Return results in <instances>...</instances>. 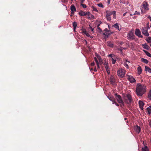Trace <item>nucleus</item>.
I'll return each instance as SVG.
<instances>
[{
    "label": "nucleus",
    "mask_w": 151,
    "mask_h": 151,
    "mask_svg": "<svg viewBox=\"0 0 151 151\" xmlns=\"http://www.w3.org/2000/svg\"><path fill=\"white\" fill-rule=\"evenodd\" d=\"M104 66H105V68H107V67H109L108 66V63L106 62L104 63Z\"/></svg>",
    "instance_id": "obj_35"
},
{
    "label": "nucleus",
    "mask_w": 151,
    "mask_h": 151,
    "mask_svg": "<svg viewBox=\"0 0 151 151\" xmlns=\"http://www.w3.org/2000/svg\"><path fill=\"white\" fill-rule=\"evenodd\" d=\"M126 49V48H123V49L125 50V49Z\"/></svg>",
    "instance_id": "obj_61"
},
{
    "label": "nucleus",
    "mask_w": 151,
    "mask_h": 151,
    "mask_svg": "<svg viewBox=\"0 0 151 151\" xmlns=\"http://www.w3.org/2000/svg\"><path fill=\"white\" fill-rule=\"evenodd\" d=\"M98 58L99 60V61H100V62L101 60H102L101 58L99 55H98Z\"/></svg>",
    "instance_id": "obj_45"
},
{
    "label": "nucleus",
    "mask_w": 151,
    "mask_h": 151,
    "mask_svg": "<svg viewBox=\"0 0 151 151\" xmlns=\"http://www.w3.org/2000/svg\"><path fill=\"white\" fill-rule=\"evenodd\" d=\"M109 80L111 84L114 85L115 81L114 77L113 76H111L109 78Z\"/></svg>",
    "instance_id": "obj_7"
},
{
    "label": "nucleus",
    "mask_w": 151,
    "mask_h": 151,
    "mask_svg": "<svg viewBox=\"0 0 151 151\" xmlns=\"http://www.w3.org/2000/svg\"><path fill=\"white\" fill-rule=\"evenodd\" d=\"M97 5L99 7H101L102 8H104V6L102 3H100L97 4Z\"/></svg>",
    "instance_id": "obj_31"
},
{
    "label": "nucleus",
    "mask_w": 151,
    "mask_h": 151,
    "mask_svg": "<svg viewBox=\"0 0 151 151\" xmlns=\"http://www.w3.org/2000/svg\"><path fill=\"white\" fill-rule=\"evenodd\" d=\"M108 98L110 101H112L113 102L114 101L115 99L113 96L109 95L108 96Z\"/></svg>",
    "instance_id": "obj_21"
},
{
    "label": "nucleus",
    "mask_w": 151,
    "mask_h": 151,
    "mask_svg": "<svg viewBox=\"0 0 151 151\" xmlns=\"http://www.w3.org/2000/svg\"><path fill=\"white\" fill-rule=\"evenodd\" d=\"M82 32L84 33L85 34L87 32L86 31V29H82Z\"/></svg>",
    "instance_id": "obj_42"
},
{
    "label": "nucleus",
    "mask_w": 151,
    "mask_h": 151,
    "mask_svg": "<svg viewBox=\"0 0 151 151\" xmlns=\"http://www.w3.org/2000/svg\"><path fill=\"white\" fill-rule=\"evenodd\" d=\"M114 103H115V105L117 106H119V104H118L116 102H115V101H114L113 102V104Z\"/></svg>",
    "instance_id": "obj_48"
},
{
    "label": "nucleus",
    "mask_w": 151,
    "mask_h": 151,
    "mask_svg": "<svg viewBox=\"0 0 151 151\" xmlns=\"http://www.w3.org/2000/svg\"><path fill=\"white\" fill-rule=\"evenodd\" d=\"M119 24L116 23V24H115L114 25L112 26L113 27H114L116 29L119 30L120 31L121 30V29L119 28Z\"/></svg>",
    "instance_id": "obj_16"
},
{
    "label": "nucleus",
    "mask_w": 151,
    "mask_h": 151,
    "mask_svg": "<svg viewBox=\"0 0 151 151\" xmlns=\"http://www.w3.org/2000/svg\"><path fill=\"white\" fill-rule=\"evenodd\" d=\"M100 24H99L97 26V28H98V29L99 31H100V32H102V29H101L99 27V26H100Z\"/></svg>",
    "instance_id": "obj_36"
},
{
    "label": "nucleus",
    "mask_w": 151,
    "mask_h": 151,
    "mask_svg": "<svg viewBox=\"0 0 151 151\" xmlns=\"http://www.w3.org/2000/svg\"><path fill=\"white\" fill-rule=\"evenodd\" d=\"M104 31H105V32H107L108 31H110L108 30V29L107 28H106L104 29Z\"/></svg>",
    "instance_id": "obj_50"
},
{
    "label": "nucleus",
    "mask_w": 151,
    "mask_h": 151,
    "mask_svg": "<svg viewBox=\"0 0 151 151\" xmlns=\"http://www.w3.org/2000/svg\"><path fill=\"white\" fill-rule=\"evenodd\" d=\"M112 32H111V31H108L107 32H105L103 33V35L105 36L106 37H107L109 36L110 35Z\"/></svg>",
    "instance_id": "obj_18"
},
{
    "label": "nucleus",
    "mask_w": 151,
    "mask_h": 151,
    "mask_svg": "<svg viewBox=\"0 0 151 151\" xmlns=\"http://www.w3.org/2000/svg\"><path fill=\"white\" fill-rule=\"evenodd\" d=\"M147 42L148 43H150L151 42V37H148L147 39H146Z\"/></svg>",
    "instance_id": "obj_29"
},
{
    "label": "nucleus",
    "mask_w": 151,
    "mask_h": 151,
    "mask_svg": "<svg viewBox=\"0 0 151 151\" xmlns=\"http://www.w3.org/2000/svg\"><path fill=\"white\" fill-rule=\"evenodd\" d=\"M115 56V55L114 54H110L108 55V57H110L112 58L113 57H114Z\"/></svg>",
    "instance_id": "obj_37"
},
{
    "label": "nucleus",
    "mask_w": 151,
    "mask_h": 151,
    "mask_svg": "<svg viewBox=\"0 0 151 151\" xmlns=\"http://www.w3.org/2000/svg\"><path fill=\"white\" fill-rule=\"evenodd\" d=\"M81 6H82L84 8H86L87 7L86 5V4H81Z\"/></svg>",
    "instance_id": "obj_38"
},
{
    "label": "nucleus",
    "mask_w": 151,
    "mask_h": 151,
    "mask_svg": "<svg viewBox=\"0 0 151 151\" xmlns=\"http://www.w3.org/2000/svg\"><path fill=\"white\" fill-rule=\"evenodd\" d=\"M106 19L107 20H108L109 21H110L111 20V17L110 16H108L107 15H106Z\"/></svg>",
    "instance_id": "obj_30"
},
{
    "label": "nucleus",
    "mask_w": 151,
    "mask_h": 151,
    "mask_svg": "<svg viewBox=\"0 0 151 151\" xmlns=\"http://www.w3.org/2000/svg\"><path fill=\"white\" fill-rule=\"evenodd\" d=\"M88 18H89L91 19H95V17H94V16L91 14L90 15V17H89Z\"/></svg>",
    "instance_id": "obj_32"
},
{
    "label": "nucleus",
    "mask_w": 151,
    "mask_h": 151,
    "mask_svg": "<svg viewBox=\"0 0 151 151\" xmlns=\"http://www.w3.org/2000/svg\"><path fill=\"white\" fill-rule=\"evenodd\" d=\"M127 13V12H126L123 14V16H124Z\"/></svg>",
    "instance_id": "obj_58"
},
{
    "label": "nucleus",
    "mask_w": 151,
    "mask_h": 151,
    "mask_svg": "<svg viewBox=\"0 0 151 151\" xmlns=\"http://www.w3.org/2000/svg\"><path fill=\"white\" fill-rule=\"evenodd\" d=\"M93 70L94 72H96L97 71L96 68V67Z\"/></svg>",
    "instance_id": "obj_56"
},
{
    "label": "nucleus",
    "mask_w": 151,
    "mask_h": 151,
    "mask_svg": "<svg viewBox=\"0 0 151 151\" xmlns=\"http://www.w3.org/2000/svg\"><path fill=\"white\" fill-rule=\"evenodd\" d=\"M106 15L109 16H111V15L113 14V17L114 19L116 18V12L115 11H109L107 10L106 11Z\"/></svg>",
    "instance_id": "obj_5"
},
{
    "label": "nucleus",
    "mask_w": 151,
    "mask_h": 151,
    "mask_svg": "<svg viewBox=\"0 0 151 151\" xmlns=\"http://www.w3.org/2000/svg\"><path fill=\"white\" fill-rule=\"evenodd\" d=\"M142 46L143 48L147 50H148L150 48V47L146 43L142 44Z\"/></svg>",
    "instance_id": "obj_22"
},
{
    "label": "nucleus",
    "mask_w": 151,
    "mask_h": 151,
    "mask_svg": "<svg viewBox=\"0 0 151 151\" xmlns=\"http://www.w3.org/2000/svg\"><path fill=\"white\" fill-rule=\"evenodd\" d=\"M134 35L133 33L132 32H129L128 34V36L129 37V38L130 39H134Z\"/></svg>",
    "instance_id": "obj_10"
},
{
    "label": "nucleus",
    "mask_w": 151,
    "mask_h": 151,
    "mask_svg": "<svg viewBox=\"0 0 151 151\" xmlns=\"http://www.w3.org/2000/svg\"><path fill=\"white\" fill-rule=\"evenodd\" d=\"M98 55H99L97 54H96V56L97 57V58H98Z\"/></svg>",
    "instance_id": "obj_59"
},
{
    "label": "nucleus",
    "mask_w": 151,
    "mask_h": 151,
    "mask_svg": "<svg viewBox=\"0 0 151 151\" xmlns=\"http://www.w3.org/2000/svg\"><path fill=\"white\" fill-rule=\"evenodd\" d=\"M125 66L127 68H129V66L127 64V63H126L125 64Z\"/></svg>",
    "instance_id": "obj_49"
},
{
    "label": "nucleus",
    "mask_w": 151,
    "mask_h": 151,
    "mask_svg": "<svg viewBox=\"0 0 151 151\" xmlns=\"http://www.w3.org/2000/svg\"><path fill=\"white\" fill-rule=\"evenodd\" d=\"M135 34L139 37L142 38L143 36L141 35V32L139 29H136L135 32Z\"/></svg>",
    "instance_id": "obj_8"
},
{
    "label": "nucleus",
    "mask_w": 151,
    "mask_h": 151,
    "mask_svg": "<svg viewBox=\"0 0 151 151\" xmlns=\"http://www.w3.org/2000/svg\"><path fill=\"white\" fill-rule=\"evenodd\" d=\"M94 59L96 64H98V63H99L97 58H96V57L94 58Z\"/></svg>",
    "instance_id": "obj_41"
},
{
    "label": "nucleus",
    "mask_w": 151,
    "mask_h": 151,
    "mask_svg": "<svg viewBox=\"0 0 151 151\" xmlns=\"http://www.w3.org/2000/svg\"><path fill=\"white\" fill-rule=\"evenodd\" d=\"M140 14V13L139 12H137V11L135 12V13L133 15H139Z\"/></svg>",
    "instance_id": "obj_43"
},
{
    "label": "nucleus",
    "mask_w": 151,
    "mask_h": 151,
    "mask_svg": "<svg viewBox=\"0 0 151 151\" xmlns=\"http://www.w3.org/2000/svg\"><path fill=\"white\" fill-rule=\"evenodd\" d=\"M92 8H93V11H95L96 12H98V10H97V9L96 8V7H95L94 6H93V7H92Z\"/></svg>",
    "instance_id": "obj_39"
},
{
    "label": "nucleus",
    "mask_w": 151,
    "mask_h": 151,
    "mask_svg": "<svg viewBox=\"0 0 151 151\" xmlns=\"http://www.w3.org/2000/svg\"><path fill=\"white\" fill-rule=\"evenodd\" d=\"M143 6L142 7H143L145 10H149L148 7V4L147 2L144 1L143 3Z\"/></svg>",
    "instance_id": "obj_11"
},
{
    "label": "nucleus",
    "mask_w": 151,
    "mask_h": 151,
    "mask_svg": "<svg viewBox=\"0 0 151 151\" xmlns=\"http://www.w3.org/2000/svg\"><path fill=\"white\" fill-rule=\"evenodd\" d=\"M97 65V68H99V63H98V64H96Z\"/></svg>",
    "instance_id": "obj_55"
},
{
    "label": "nucleus",
    "mask_w": 151,
    "mask_h": 151,
    "mask_svg": "<svg viewBox=\"0 0 151 151\" xmlns=\"http://www.w3.org/2000/svg\"><path fill=\"white\" fill-rule=\"evenodd\" d=\"M145 68L146 71H147L148 72L151 73V69L150 68L147 66H145Z\"/></svg>",
    "instance_id": "obj_24"
},
{
    "label": "nucleus",
    "mask_w": 151,
    "mask_h": 151,
    "mask_svg": "<svg viewBox=\"0 0 151 151\" xmlns=\"http://www.w3.org/2000/svg\"><path fill=\"white\" fill-rule=\"evenodd\" d=\"M148 97L151 99V91H150L148 95Z\"/></svg>",
    "instance_id": "obj_40"
},
{
    "label": "nucleus",
    "mask_w": 151,
    "mask_h": 151,
    "mask_svg": "<svg viewBox=\"0 0 151 151\" xmlns=\"http://www.w3.org/2000/svg\"><path fill=\"white\" fill-rule=\"evenodd\" d=\"M99 1V0H96V1L97 2H98Z\"/></svg>",
    "instance_id": "obj_62"
},
{
    "label": "nucleus",
    "mask_w": 151,
    "mask_h": 151,
    "mask_svg": "<svg viewBox=\"0 0 151 151\" xmlns=\"http://www.w3.org/2000/svg\"><path fill=\"white\" fill-rule=\"evenodd\" d=\"M143 51L147 56L149 57H151V54L148 51L144 50H143Z\"/></svg>",
    "instance_id": "obj_26"
},
{
    "label": "nucleus",
    "mask_w": 151,
    "mask_h": 151,
    "mask_svg": "<svg viewBox=\"0 0 151 151\" xmlns=\"http://www.w3.org/2000/svg\"><path fill=\"white\" fill-rule=\"evenodd\" d=\"M79 14L81 16H86L85 12L82 10H80L79 12Z\"/></svg>",
    "instance_id": "obj_17"
},
{
    "label": "nucleus",
    "mask_w": 151,
    "mask_h": 151,
    "mask_svg": "<svg viewBox=\"0 0 151 151\" xmlns=\"http://www.w3.org/2000/svg\"><path fill=\"white\" fill-rule=\"evenodd\" d=\"M117 50L119 51L121 53H122V51L123 50V47H117L116 48Z\"/></svg>",
    "instance_id": "obj_27"
},
{
    "label": "nucleus",
    "mask_w": 151,
    "mask_h": 151,
    "mask_svg": "<svg viewBox=\"0 0 151 151\" xmlns=\"http://www.w3.org/2000/svg\"><path fill=\"white\" fill-rule=\"evenodd\" d=\"M147 17L151 21V17H150L149 15Z\"/></svg>",
    "instance_id": "obj_52"
},
{
    "label": "nucleus",
    "mask_w": 151,
    "mask_h": 151,
    "mask_svg": "<svg viewBox=\"0 0 151 151\" xmlns=\"http://www.w3.org/2000/svg\"><path fill=\"white\" fill-rule=\"evenodd\" d=\"M85 34L86 35V36L87 37H89L90 36L89 34L87 32H86Z\"/></svg>",
    "instance_id": "obj_53"
},
{
    "label": "nucleus",
    "mask_w": 151,
    "mask_h": 151,
    "mask_svg": "<svg viewBox=\"0 0 151 151\" xmlns=\"http://www.w3.org/2000/svg\"><path fill=\"white\" fill-rule=\"evenodd\" d=\"M107 45L111 47H114V45L113 42L111 41H108L107 42Z\"/></svg>",
    "instance_id": "obj_15"
},
{
    "label": "nucleus",
    "mask_w": 151,
    "mask_h": 151,
    "mask_svg": "<svg viewBox=\"0 0 151 151\" xmlns=\"http://www.w3.org/2000/svg\"><path fill=\"white\" fill-rule=\"evenodd\" d=\"M147 109V110L148 114H150L151 113V109L148 107Z\"/></svg>",
    "instance_id": "obj_33"
},
{
    "label": "nucleus",
    "mask_w": 151,
    "mask_h": 151,
    "mask_svg": "<svg viewBox=\"0 0 151 151\" xmlns=\"http://www.w3.org/2000/svg\"><path fill=\"white\" fill-rule=\"evenodd\" d=\"M142 72V69L141 66H139L137 68V73L139 75H140Z\"/></svg>",
    "instance_id": "obj_20"
},
{
    "label": "nucleus",
    "mask_w": 151,
    "mask_h": 151,
    "mask_svg": "<svg viewBox=\"0 0 151 151\" xmlns=\"http://www.w3.org/2000/svg\"><path fill=\"white\" fill-rule=\"evenodd\" d=\"M146 88L144 85L139 83L136 87V94L139 97H141L145 93Z\"/></svg>",
    "instance_id": "obj_1"
},
{
    "label": "nucleus",
    "mask_w": 151,
    "mask_h": 151,
    "mask_svg": "<svg viewBox=\"0 0 151 151\" xmlns=\"http://www.w3.org/2000/svg\"><path fill=\"white\" fill-rule=\"evenodd\" d=\"M142 33L145 36H147L149 35L148 32V29H147L146 28H144L142 29Z\"/></svg>",
    "instance_id": "obj_9"
},
{
    "label": "nucleus",
    "mask_w": 151,
    "mask_h": 151,
    "mask_svg": "<svg viewBox=\"0 0 151 151\" xmlns=\"http://www.w3.org/2000/svg\"><path fill=\"white\" fill-rule=\"evenodd\" d=\"M139 104L140 108L142 110H143V107L144 105V103L142 101H139Z\"/></svg>",
    "instance_id": "obj_13"
},
{
    "label": "nucleus",
    "mask_w": 151,
    "mask_h": 151,
    "mask_svg": "<svg viewBox=\"0 0 151 151\" xmlns=\"http://www.w3.org/2000/svg\"><path fill=\"white\" fill-rule=\"evenodd\" d=\"M85 0H80L81 4H83L84 3Z\"/></svg>",
    "instance_id": "obj_44"
},
{
    "label": "nucleus",
    "mask_w": 151,
    "mask_h": 151,
    "mask_svg": "<svg viewBox=\"0 0 151 151\" xmlns=\"http://www.w3.org/2000/svg\"><path fill=\"white\" fill-rule=\"evenodd\" d=\"M91 28V31H93V29L91 27H90Z\"/></svg>",
    "instance_id": "obj_60"
},
{
    "label": "nucleus",
    "mask_w": 151,
    "mask_h": 151,
    "mask_svg": "<svg viewBox=\"0 0 151 151\" xmlns=\"http://www.w3.org/2000/svg\"><path fill=\"white\" fill-rule=\"evenodd\" d=\"M91 66H93L95 65V63L94 62H92L91 63Z\"/></svg>",
    "instance_id": "obj_51"
},
{
    "label": "nucleus",
    "mask_w": 151,
    "mask_h": 151,
    "mask_svg": "<svg viewBox=\"0 0 151 151\" xmlns=\"http://www.w3.org/2000/svg\"><path fill=\"white\" fill-rule=\"evenodd\" d=\"M134 130L137 132L139 133L141 131V128L140 127L137 125L135 128Z\"/></svg>",
    "instance_id": "obj_14"
},
{
    "label": "nucleus",
    "mask_w": 151,
    "mask_h": 151,
    "mask_svg": "<svg viewBox=\"0 0 151 151\" xmlns=\"http://www.w3.org/2000/svg\"><path fill=\"white\" fill-rule=\"evenodd\" d=\"M143 143L144 145V146L142 147V151H149V149L148 147L146 145H145L144 144V142L143 141Z\"/></svg>",
    "instance_id": "obj_12"
},
{
    "label": "nucleus",
    "mask_w": 151,
    "mask_h": 151,
    "mask_svg": "<svg viewBox=\"0 0 151 151\" xmlns=\"http://www.w3.org/2000/svg\"><path fill=\"white\" fill-rule=\"evenodd\" d=\"M85 14H86V16L87 15H90V12H88L86 13H85Z\"/></svg>",
    "instance_id": "obj_47"
},
{
    "label": "nucleus",
    "mask_w": 151,
    "mask_h": 151,
    "mask_svg": "<svg viewBox=\"0 0 151 151\" xmlns=\"http://www.w3.org/2000/svg\"><path fill=\"white\" fill-rule=\"evenodd\" d=\"M73 29L74 31L76 29V27L77 25V22H74L73 23Z\"/></svg>",
    "instance_id": "obj_23"
},
{
    "label": "nucleus",
    "mask_w": 151,
    "mask_h": 151,
    "mask_svg": "<svg viewBox=\"0 0 151 151\" xmlns=\"http://www.w3.org/2000/svg\"><path fill=\"white\" fill-rule=\"evenodd\" d=\"M123 44V42H119V44L121 45H122Z\"/></svg>",
    "instance_id": "obj_57"
},
{
    "label": "nucleus",
    "mask_w": 151,
    "mask_h": 151,
    "mask_svg": "<svg viewBox=\"0 0 151 151\" xmlns=\"http://www.w3.org/2000/svg\"><path fill=\"white\" fill-rule=\"evenodd\" d=\"M91 70H93V68H91Z\"/></svg>",
    "instance_id": "obj_63"
},
{
    "label": "nucleus",
    "mask_w": 151,
    "mask_h": 151,
    "mask_svg": "<svg viewBox=\"0 0 151 151\" xmlns=\"http://www.w3.org/2000/svg\"><path fill=\"white\" fill-rule=\"evenodd\" d=\"M111 61L112 64H115L116 60L115 59H114L113 58H111Z\"/></svg>",
    "instance_id": "obj_34"
},
{
    "label": "nucleus",
    "mask_w": 151,
    "mask_h": 151,
    "mask_svg": "<svg viewBox=\"0 0 151 151\" xmlns=\"http://www.w3.org/2000/svg\"><path fill=\"white\" fill-rule=\"evenodd\" d=\"M111 0H108L107 3L108 4H109L110 3V1Z\"/></svg>",
    "instance_id": "obj_54"
},
{
    "label": "nucleus",
    "mask_w": 151,
    "mask_h": 151,
    "mask_svg": "<svg viewBox=\"0 0 151 151\" xmlns=\"http://www.w3.org/2000/svg\"><path fill=\"white\" fill-rule=\"evenodd\" d=\"M105 68L106 70V71H107V72L108 74H109L110 73V70L109 69V67H107V68Z\"/></svg>",
    "instance_id": "obj_28"
},
{
    "label": "nucleus",
    "mask_w": 151,
    "mask_h": 151,
    "mask_svg": "<svg viewBox=\"0 0 151 151\" xmlns=\"http://www.w3.org/2000/svg\"><path fill=\"white\" fill-rule=\"evenodd\" d=\"M124 119H125V120H127V118H125Z\"/></svg>",
    "instance_id": "obj_64"
},
{
    "label": "nucleus",
    "mask_w": 151,
    "mask_h": 151,
    "mask_svg": "<svg viewBox=\"0 0 151 151\" xmlns=\"http://www.w3.org/2000/svg\"><path fill=\"white\" fill-rule=\"evenodd\" d=\"M115 95L116 96V98L118 103L121 104L122 105L124 106V103L121 96L117 94V93H116Z\"/></svg>",
    "instance_id": "obj_4"
},
{
    "label": "nucleus",
    "mask_w": 151,
    "mask_h": 151,
    "mask_svg": "<svg viewBox=\"0 0 151 151\" xmlns=\"http://www.w3.org/2000/svg\"><path fill=\"white\" fill-rule=\"evenodd\" d=\"M133 100L131 96L129 94L126 95V98L124 99L125 103L129 104H130Z\"/></svg>",
    "instance_id": "obj_2"
},
{
    "label": "nucleus",
    "mask_w": 151,
    "mask_h": 151,
    "mask_svg": "<svg viewBox=\"0 0 151 151\" xmlns=\"http://www.w3.org/2000/svg\"><path fill=\"white\" fill-rule=\"evenodd\" d=\"M74 14V12H72L71 11V13L70 14V16H73Z\"/></svg>",
    "instance_id": "obj_46"
},
{
    "label": "nucleus",
    "mask_w": 151,
    "mask_h": 151,
    "mask_svg": "<svg viewBox=\"0 0 151 151\" xmlns=\"http://www.w3.org/2000/svg\"><path fill=\"white\" fill-rule=\"evenodd\" d=\"M141 61L143 62V63H145V64H147L148 63V60L145 59L143 58H142L141 59Z\"/></svg>",
    "instance_id": "obj_25"
},
{
    "label": "nucleus",
    "mask_w": 151,
    "mask_h": 151,
    "mask_svg": "<svg viewBox=\"0 0 151 151\" xmlns=\"http://www.w3.org/2000/svg\"><path fill=\"white\" fill-rule=\"evenodd\" d=\"M125 70L124 69H119L117 72V75L121 78H123L125 75Z\"/></svg>",
    "instance_id": "obj_3"
},
{
    "label": "nucleus",
    "mask_w": 151,
    "mask_h": 151,
    "mask_svg": "<svg viewBox=\"0 0 151 151\" xmlns=\"http://www.w3.org/2000/svg\"><path fill=\"white\" fill-rule=\"evenodd\" d=\"M127 78L131 83H134L135 82V79L132 76L127 75Z\"/></svg>",
    "instance_id": "obj_6"
},
{
    "label": "nucleus",
    "mask_w": 151,
    "mask_h": 151,
    "mask_svg": "<svg viewBox=\"0 0 151 151\" xmlns=\"http://www.w3.org/2000/svg\"><path fill=\"white\" fill-rule=\"evenodd\" d=\"M70 10L72 12H76V7L73 5H72L70 7Z\"/></svg>",
    "instance_id": "obj_19"
}]
</instances>
